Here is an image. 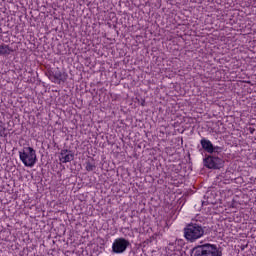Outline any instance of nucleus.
Here are the masks:
<instances>
[{"instance_id":"1","label":"nucleus","mask_w":256,"mask_h":256,"mask_svg":"<svg viewBox=\"0 0 256 256\" xmlns=\"http://www.w3.org/2000/svg\"><path fill=\"white\" fill-rule=\"evenodd\" d=\"M184 238L188 243H195L205 235V227L197 223L187 224L184 228Z\"/></svg>"},{"instance_id":"2","label":"nucleus","mask_w":256,"mask_h":256,"mask_svg":"<svg viewBox=\"0 0 256 256\" xmlns=\"http://www.w3.org/2000/svg\"><path fill=\"white\" fill-rule=\"evenodd\" d=\"M192 256H223V249L215 244L206 243L195 247Z\"/></svg>"},{"instance_id":"3","label":"nucleus","mask_w":256,"mask_h":256,"mask_svg":"<svg viewBox=\"0 0 256 256\" xmlns=\"http://www.w3.org/2000/svg\"><path fill=\"white\" fill-rule=\"evenodd\" d=\"M19 157L25 167H35L37 163V151L33 147H24L19 151Z\"/></svg>"},{"instance_id":"4","label":"nucleus","mask_w":256,"mask_h":256,"mask_svg":"<svg viewBox=\"0 0 256 256\" xmlns=\"http://www.w3.org/2000/svg\"><path fill=\"white\" fill-rule=\"evenodd\" d=\"M204 167L207 169H222L225 165V161L215 155H207L203 159Z\"/></svg>"},{"instance_id":"5","label":"nucleus","mask_w":256,"mask_h":256,"mask_svg":"<svg viewBox=\"0 0 256 256\" xmlns=\"http://www.w3.org/2000/svg\"><path fill=\"white\" fill-rule=\"evenodd\" d=\"M131 242L125 238L115 239L112 244V251L117 254L125 253Z\"/></svg>"},{"instance_id":"6","label":"nucleus","mask_w":256,"mask_h":256,"mask_svg":"<svg viewBox=\"0 0 256 256\" xmlns=\"http://www.w3.org/2000/svg\"><path fill=\"white\" fill-rule=\"evenodd\" d=\"M200 145L206 153L213 154V143H211L209 140L202 138L200 141Z\"/></svg>"},{"instance_id":"7","label":"nucleus","mask_w":256,"mask_h":256,"mask_svg":"<svg viewBox=\"0 0 256 256\" xmlns=\"http://www.w3.org/2000/svg\"><path fill=\"white\" fill-rule=\"evenodd\" d=\"M52 77H54L56 81H62L63 83H65L69 75H67V73L65 72H61V70H56L55 72L52 73Z\"/></svg>"},{"instance_id":"8","label":"nucleus","mask_w":256,"mask_h":256,"mask_svg":"<svg viewBox=\"0 0 256 256\" xmlns=\"http://www.w3.org/2000/svg\"><path fill=\"white\" fill-rule=\"evenodd\" d=\"M11 53H13V48L9 47V45H0V57H7L8 55H11Z\"/></svg>"},{"instance_id":"9","label":"nucleus","mask_w":256,"mask_h":256,"mask_svg":"<svg viewBox=\"0 0 256 256\" xmlns=\"http://www.w3.org/2000/svg\"><path fill=\"white\" fill-rule=\"evenodd\" d=\"M74 159H75V154L70 152L67 155H65L63 158H60V161H62L63 163H71V161H73Z\"/></svg>"},{"instance_id":"10","label":"nucleus","mask_w":256,"mask_h":256,"mask_svg":"<svg viewBox=\"0 0 256 256\" xmlns=\"http://www.w3.org/2000/svg\"><path fill=\"white\" fill-rule=\"evenodd\" d=\"M95 164L91 163V162H87L86 163V171H95Z\"/></svg>"},{"instance_id":"11","label":"nucleus","mask_w":256,"mask_h":256,"mask_svg":"<svg viewBox=\"0 0 256 256\" xmlns=\"http://www.w3.org/2000/svg\"><path fill=\"white\" fill-rule=\"evenodd\" d=\"M5 131V124L2 121H0V137H3V135H5Z\"/></svg>"},{"instance_id":"12","label":"nucleus","mask_w":256,"mask_h":256,"mask_svg":"<svg viewBox=\"0 0 256 256\" xmlns=\"http://www.w3.org/2000/svg\"><path fill=\"white\" fill-rule=\"evenodd\" d=\"M213 153H221L223 151V147L221 146H212Z\"/></svg>"},{"instance_id":"13","label":"nucleus","mask_w":256,"mask_h":256,"mask_svg":"<svg viewBox=\"0 0 256 256\" xmlns=\"http://www.w3.org/2000/svg\"><path fill=\"white\" fill-rule=\"evenodd\" d=\"M68 153H71V151L67 150V149H62L60 152V159H63L65 157V155H67Z\"/></svg>"},{"instance_id":"14","label":"nucleus","mask_w":256,"mask_h":256,"mask_svg":"<svg viewBox=\"0 0 256 256\" xmlns=\"http://www.w3.org/2000/svg\"><path fill=\"white\" fill-rule=\"evenodd\" d=\"M248 131L251 135H253V133H255V128L249 127Z\"/></svg>"},{"instance_id":"15","label":"nucleus","mask_w":256,"mask_h":256,"mask_svg":"<svg viewBox=\"0 0 256 256\" xmlns=\"http://www.w3.org/2000/svg\"><path fill=\"white\" fill-rule=\"evenodd\" d=\"M169 249H170L171 251H175V248L170 247Z\"/></svg>"},{"instance_id":"16","label":"nucleus","mask_w":256,"mask_h":256,"mask_svg":"<svg viewBox=\"0 0 256 256\" xmlns=\"http://www.w3.org/2000/svg\"><path fill=\"white\" fill-rule=\"evenodd\" d=\"M170 247H173V244H169Z\"/></svg>"},{"instance_id":"17","label":"nucleus","mask_w":256,"mask_h":256,"mask_svg":"<svg viewBox=\"0 0 256 256\" xmlns=\"http://www.w3.org/2000/svg\"><path fill=\"white\" fill-rule=\"evenodd\" d=\"M247 83L251 84V81H248Z\"/></svg>"}]
</instances>
